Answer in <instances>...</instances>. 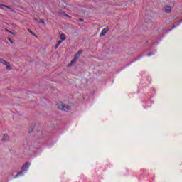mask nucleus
<instances>
[{"instance_id":"7ed1b4c3","label":"nucleus","mask_w":182,"mask_h":182,"mask_svg":"<svg viewBox=\"0 0 182 182\" xmlns=\"http://www.w3.org/2000/svg\"><path fill=\"white\" fill-rule=\"evenodd\" d=\"M0 63L5 65L7 70H12V66H11V63H9V62H7L4 59L0 58Z\"/></svg>"},{"instance_id":"1a4fd4ad","label":"nucleus","mask_w":182,"mask_h":182,"mask_svg":"<svg viewBox=\"0 0 182 182\" xmlns=\"http://www.w3.org/2000/svg\"><path fill=\"white\" fill-rule=\"evenodd\" d=\"M60 39H61V41H66V35L62 33L60 35Z\"/></svg>"},{"instance_id":"f03ea898","label":"nucleus","mask_w":182,"mask_h":182,"mask_svg":"<svg viewBox=\"0 0 182 182\" xmlns=\"http://www.w3.org/2000/svg\"><path fill=\"white\" fill-rule=\"evenodd\" d=\"M57 106L58 109L63 110L64 112H68V110H70V106L65 105L63 102L57 103Z\"/></svg>"},{"instance_id":"9d476101","label":"nucleus","mask_w":182,"mask_h":182,"mask_svg":"<svg viewBox=\"0 0 182 182\" xmlns=\"http://www.w3.org/2000/svg\"><path fill=\"white\" fill-rule=\"evenodd\" d=\"M61 43H62V41H58L55 47V49H58V48H59V46Z\"/></svg>"},{"instance_id":"2eb2a0df","label":"nucleus","mask_w":182,"mask_h":182,"mask_svg":"<svg viewBox=\"0 0 182 182\" xmlns=\"http://www.w3.org/2000/svg\"><path fill=\"white\" fill-rule=\"evenodd\" d=\"M33 21H35L36 22H38V18H33Z\"/></svg>"},{"instance_id":"20e7f679","label":"nucleus","mask_w":182,"mask_h":182,"mask_svg":"<svg viewBox=\"0 0 182 182\" xmlns=\"http://www.w3.org/2000/svg\"><path fill=\"white\" fill-rule=\"evenodd\" d=\"M109 32V28H105L104 29H102V31H101L100 34V38H103V36H105V35H106V33Z\"/></svg>"},{"instance_id":"6e6552de","label":"nucleus","mask_w":182,"mask_h":182,"mask_svg":"<svg viewBox=\"0 0 182 182\" xmlns=\"http://www.w3.org/2000/svg\"><path fill=\"white\" fill-rule=\"evenodd\" d=\"M9 136L8 135V134H4L2 139V141H9Z\"/></svg>"},{"instance_id":"ddd939ff","label":"nucleus","mask_w":182,"mask_h":182,"mask_svg":"<svg viewBox=\"0 0 182 182\" xmlns=\"http://www.w3.org/2000/svg\"><path fill=\"white\" fill-rule=\"evenodd\" d=\"M38 23L40 22V23H42L43 25H45V20L41 19L40 20V21H38Z\"/></svg>"},{"instance_id":"f8f14e48","label":"nucleus","mask_w":182,"mask_h":182,"mask_svg":"<svg viewBox=\"0 0 182 182\" xmlns=\"http://www.w3.org/2000/svg\"><path fill=\"white\" fill-rule=\"evenodd\" d=\"M28 31L29 32V33L32 34L33 36H35L36 38H38V36L35 35V33H33L32 30L28 29Z\"/></svg>"},{"instance_id":"f257e3e1","label":"nucleus","mask_w":182,"mask_h":182,"mask_svg":"<svg viewBox=\"0 0 182 182\" xmlns=\"http://www.w3.org/2000/svg\"><path fill=\"white\" fill-rule=\"evenodd\" d=\"M31 166V163L27 162L25 164L23 165V166L21 167V170L20 172H18L15 176L14 178H18V177H19V176H22V174H23V171H25V170H28V168H29V166Z\"/></svg>"},{"instance_id":"a211bd4d","label":"nucleus","mask_w":182,"mask_h":182,"mask_svg":"<svg viewBox=\"0 0 182 182\" xmlns=\"http://www.w3.org/2000/svg\"><path fill=\"white\" fill-rule=\"evenodd\" d=\"M66 16H69V15H66Z\"/></svg>"},{"instance_id":"39448f33","label":"nucleus","mask_w":182,"mask_h":182,"mask_svg":"<svg viewBox=\"0 0 182 182\" xmlns=\"http://www.w3.org/2000/svg\"><path fill=\"white\" fill-rule=\"evenodd\" d=\"M82 53H83V50H79L77 53L75 54V59H79V58H80V55H82Z\"/></svg>"},{"instance_id":"dca6fc26","label":"nucleus","mask_w":182,"mask_h":182,"mask_svg":"<svg viewBox=\"0 0 182 182\" xmlns=\"http://www.w3.org/2000/svg\"><path fill=\"white\" fill-rule=\"evenodd\" d=\"M9 41L10 43H14V41H12V39L9 38Z\"/></svg>"},{"instance_id":"423d86ee","label":"nucleus","mask_w":182,"mask_h":182,"mask_svg":"<svg viewBox=\"0 0 182 182\" xmlns=\"http://www.w3.org/2000/svg\"><path fill=\"white\" fill-rule=\"evenodd\" d=\"M164 12H166V14H170V12H171V6H166L164 8Z\"/></svg>"},{"instance_id":"f3484780","label":"nucleus","mask_w":182,"mask_h":182,"mask_svg":"<svg viewBox=\"0 0 182 182\" xmlns=\"http://www.w3.org/2000/svg\"><path fill=\"white\" fill-rule=\"evenodd\" d=\"M7 31L9 32V33H11V35H14V33L12 31H8V30H7Z\"/></svg>"},{"instance_id":"9b49d317","label":"nucleus","mask_w":182,"mask_h":182,"mask_svg":"<svg viewBox=\"0 0 182 182\" xmlns=\"http://www.w3.org/2000/svg\"><path fill=\"white\" fill-rule=\"evenodd\" d=\"M76 62H77V58L74 57V59L71 60V65H73L75 63H76Z\"/></svg>"},{"instance_id":"0eeeda50","label":"nucleus","mask_w":182,"mask_h":182,"mask_svg":"<svg viewBox=\"0 0 182 182\" xmlns=\"http://www.w3.org/2000/svg\"><path fill=\"white\" fill-rule=\"evenodd\" d=\"M2 6L4 8H7V9H9L10 11H11V12H15V10H14V9L9 7V6L5 5V4H1L0 5V8L2 9Z\"/></svg>"},{"instance_id":"4468645a","label":"nucleus","mask_w":182,"mask_h":182,"mask_svg":"<svg viewBox=\"0 0 182 182\" xmlns=\"http://www.w3.org/2000/svg\"><path fill=\"white\" fill-rule=\"evenodd\" d=\"M78 21H79V22H85V19H83V18H80V19H78Z\"/></svg>"}]
</instances>
